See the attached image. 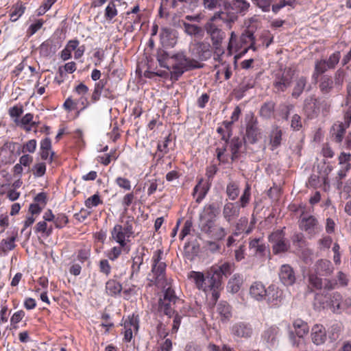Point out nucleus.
Instances as JSON below:
<instances>
[{
    "label": "nucleus",
    "instance_id": "50",
    "mask_svg": "<svg viewBox=\"0 0 351 351\" xmlns=\"http://www.w3.org/2000/svg\"><path fill=\"white\" fill-rule=\"evenodd\" d=\"M312 341L316 345H321L324 343L326 339V330H316L313 332Z\"/></svg>",
    "mask_w": 351,
    "mask_h": 351
},
{
    "label": "nucleus",
    "instance_id": "8",
    "mask_svg": "<svg viewBox=\"0 0 351 351\" xmlns=\"http://www.w3.org/2000/svg\"><path fill=\"white\" fill-rule=\"evenodd\" d=\"M299 226L302 230L306 232L310 238L313 237L322 230L317 219L312 215H302Z\"/></svg>",
    "mask_w": 351,
    "mask_h": 351
},
{
    "label": "nucleus",
    "instance_id": "23",
    "mask_svg": "<svg viewBox=\"0 0 351 351\" xmlns=\"http://www.w3.org/2000/svg\"><path fill=\"white\" fill-rule=\"evenodd\" d=\"M213 20H221L227 27L232 28V24L237 20V15L233 12H217L212 16Z\"/></svg>",
    "mask_w": 351,
    "mask_h": 351
},
{
    "label": "nucleus",
    "instance_id": "33",
    "mask_svg": "<svg viewBox=\"0 0 351 351\" xmlns=\"http://www.w3.org/2000/svg\"><path fill=\"white\" fill-rule=\"evenodd\" d=\"M230 7L236 13L245 15L250 8V3L245 0H232Z\"/></svg>",
    "mask_w": 351,
    "mask_h": 351
},
{
    "label": "nucleus",
    "instance_id": "41",
    "mask_svg": "<svg viewBox=\"0 0 351 351\" xmlns=\"http://www.w3.org/2000/svg\"><path fill=\"white\" fill-rule=\"evenodd\" d=\"M217 312L220 315L222 322L228 319L231 316L230 307L226 302H221L218 304Z\"/></svg>",
    "mask_w": 351,
    "mask_h": 351
},
{
    "label": "nucleus",
    "instance_id": "32",
    "mask_svg": "<svg viewBox=\"0 0 351 351\" xmlns=\"http://www.w3.org/2000/svg\"><path fill=\"white\" fill-rule=\"evenodd\" d=\"M234 269V264L231 263H224L219 266L217 268H214L212 269L213 274L217 277V279H219L221 276H227L230 275Z\"/></svg>",
    "mask_w": 351,
    "mask_h": 351
},
{
    "label": "nucleus",
    "instance_id": "12",
    "mask_svg": "<svg viewBox=\"0 0 351 351\" xmlns=\"http://www.w3.org/2000/svg\"><path fill=\"white\" fill-rule=\"evenodd\" d=\"M261 133L258 128V121L253 116L247 121L245 138L250 143L257 142Z\"/></svg>",
    "mask_w": 351,
    "mask_h": 351
},
{
    "label": "nucleus",
    "instance_id": "52",
    "mask_svg": "<svg viewBox=\"0 0 351 351\" xmlns=\"http://www.w3.org/2000/svg\"><path fill=\"white\" fill-rule=\"evenodd\" d=\"M25 8L21 3H16L10 14V19L16 21L25 12Z\"/></svg>",
    "mask_w": 351,
    "mask_h": 351
},
{
    "label": "nucleus",
    "instance_id": "25",
    "mask_svg": "<svg viewBox=\"0 0 351 351\" xmlns=\"http://www.w3.org/2000/svg\"><path fill=\"white\" fill-rule=\"evenodd\" d=\"M182 305V304H173V302L159 300L158 310L160 312L163 313L166 315L171 317L178 309Z\"/></svg>",
    "mask_w": 351,
    "mask_h": 351
},
{
    "label": "nucleus",
    "instance_id": "58",
    "mask_svg": "<svg viewBox=\"0 0 351 351\" xmlns=\"http://www.w3.org/2000/svg\"><path fill=\"white\" fill-rule=\"evenodd\" d=\"M36 232L45 233L47 236L50 235L52 232V228H47V221L45 220L39 221L35 226Z\"/></svg>",
    "mask_w": 351,
    "mask_h": 351
},
{
    "label": "nucleus",
    "instance_id": "28",
    "mask_svg": "<svg viewBox=\"0 0 351 351\" xmlns=\"http://www.w3.org/2000/svg\"><path fill=\"white\" fill-rule=\"evenodd\" d=\"M33 119V114L27 113L21 119H19L16 124L26 132H30L33 128L37 125V123L34 121Z\"/></svg>",
    "mask_w": 351,
    "mask_h": 351
},
{
    "label": "nucleus",
    "instance_id": "3",
    "mask_svg": "<svg viewBox=\"0 0 351 351\" xmlns=\"http://www.w3.org/2000/svg\"><path fill=\"white\" fill-rule=\"evenodd\" d=\"M322 304L323 308H328L335 313H351V298H343L338 292L332 293L326 300V304L324 302Z\"/></svg>",
    "mask_w": 351,
    "mask_h": 351
},
{
    "label": "nucleus",
    "instance_id": "40",
    "mask_svg": "<svg viewBox=\"0 0 351 351\" xmlns=\"http://www.w3.org/2000/svg\"><path fill=\"white\" fill-rule=\"evenodd\" d=\"M306 77H299L296 82L294 86L293 92H292V96L295 98L299 97L301 94L302 93L306 85Z\"/></svg>",
    "mask_w": 351,
    "mask_h": 351
},
{
    "label": "nucleus",
    "instance_id": "49",
    "mask_svg": "<svg viewBox=\"0 0 351 351\" xmlns=\"http://www.w3.org/2000/svg\"><path fill=\"white\" fill-rule=\"evenodd\" d=\"M226 193L230 199H236L239 194V189L238 185L234 182H230L227 185Z\"/></svg>",
    "mask_w": 351,
    "mask_h": 351
},
{
    "label": "nucleus",
    "instance_id": "19",
    "mask_svg": "<svg viewBox=\"0 0 351 351\" xmlns=\"http://www.w3.org/2000/svg\"><path fill=\"white\" fill-rule=\"evenodd\" d=\"M267 292V298L265 300L271 306H278L282 300V291L275 285H270L268 287Z\"/></svg>",
    "mask_w": 351,
    "mask_h": 351
},
{
    "label": "nucleus",
    "instance_id": "64",
    "mask_svg": "<svg viewBox=\"0 0 351 351\" xmlns=\"http://www.w3.org/2000/svg\"><path fill=\"white\" fill-rule=\"evenodd\" d=\"M319 115L322 114L323 116H326L329 112L330 105L328 102L324 99H319Z\"/></svg>",
    "mask_w": 351,
    "mask_h": 351
},
{
    "label": "nucleus",
    "instance_id": "27",
    "mask_svg": "<svg viewBox=\"0 0 351 351\" xmlns=\"http://www.w3.org/2000/svg\"><path fill=\"white\" fill-rule=\"evenodd\" d=\"M308 330H290L289 338L293 346L299 347L304 344V336Z\"/></svg>",
    "mask_w": 351,
    "mask_h": 351
},
{
    "label": "nucleus",
    "instance_id": "59",
    "mask_svg": "<svg viewBox=\"0 0 351 351\" xmlns=\"http://www.w3.org/2000/svg\"><path fill=\"white\" fill-rule=\"evenodd\" d=\"M117 14V10L114 4V1L110 2L105 10V16L108 20H112Z\"/></svg>",
    "mask_w": 351,
    "mask_h": 351
},
{
    "label": "nucleus",
    "instance_id": "29",
    "mask_svg": "<svg viewBox=\"0 0 351 351\" xmlns=\"http://www.w3.org/2000/svg\"><path fill=\"white\" fill-rule=\"evenodd\" d=\"M58 48L52 40H47L40 45L39 50L42 56L48 57L53 55Z\"/></svg>",
    "mask_w": 351,
    "mask_h": 351
},
{
    "label": "nucleus",
    "instance_id": "4",
    "mask_svg": "<svg viewBox=\"0 0 351 351\" xmlns=\"http://www.w3.org/2000/svg\"><path fill=\"white\" fill-rule=\"evenodd\" d=\"M216 21L213 20L211 17L209 21L205 24V29L208 35L210 36L213 47L215 49V53H217L219 60V56L224 53V51L221 49V45L225 38L226 34L221 28L215 23Z\"/></svg>",
    "mask_w": 351,
    "mask_h": 351
},
{
    "label": "nucleus",
    "instance_id": "36",
    "mask_svg": "<svg viewBox=\"0 0 351 351\" xmlns=\"http://www.w3.org/2000/svg\"><path fill=\"white\" fill-rule=\"evenodd\" d=\"M230 151L232 152V160L238 158V154L240 149L242 147L243 141L239 137H234L230 143Z\"/></svg>",
    "mask_w": 351,
    "mask_h": 351
},
{
    "label": "nucleus",
    "instance_id": "1",
    "mask_svg": "<svg viewBox=\"0 0 351 351\" xmlns=\"http://www.w3.org/2000/svg\"><path fill=\"white\" fill-rule=\"evenodd\" d=\"M158 61L162 67L171 70V77L175 80L186 71L198 68V62L187 58L184 52H178L173 55L165 54L164 58H159Z\"/></svg>",
    "mask_w": 351,
    "mask_h": 351
},
{
    "label": "nucleus",
    "instance_id": "20",
    "mask_svg": "<svg viewBox=\"0 0 351 351\" xmlns=\"http://www.w3.org/2000/svg\"><path fill=\"white\" fill-rule=\"evenodd\" d=\"M240 43L243 47V49L239 53V56L245 54L250 49H252L254 51L256 49L254 47V34L250 31H245L243 32L240 38Z\"/></svg>",
    "mask_w": 351,
    "mask_h": 351
},
{
    "label": "nucleus",
    "instance_id": "15",
    "mask_svg": "<svg viewBox=\"0 0 351 351\" xmlns=\"http://www.w3.org/2000/svg\"><path fill=\"white\" fill-rule=\"evenodd\" d=\"M318 168L320 169L319 175H312L308 180V184L313 187H316L320 182L324 184H328V175L332 170L330 166L326 164L318 166Z\"/></svg>",
    "mask_w": 351,
    "mask_h": 351
},
{
    "label": "nucleus",
    "instance_id": "17",
    "mask_svg": "<svg viewBox=\"0 0 351 351\" xmlns=\"http://www.w3.org/2000/svg\"><path fill=\"white\" fill-rule=\"evenodd\" d=\"M240 213V206L239 202L225 204L223 208V216L224 219L230 223L234 219L237 218Z\"/></svg>",
    "mask_w": 351,
    "mask_h": 351
},
{
    "label": "nucleus",
    "instance_id": "34",
    "mask_svg": "<svg viewBox=\"0 0 351 351\" xmlns=\"http://www.w3.org/2000/svg\"><path fill=\"white\" fill-rule=\"evenodd\" d=\"M159 300H165V302H173V304H183V300L176 295L175 291L170 286L164 289L163 296Z\"/></svg>",
    "mask_w": 351,
    "mask_h": 351
},
{
    "label": "nucleus",
    "instance_id": "47",
    "mask_svg": "<svg viewBox=\"0 0 351 351\" xmlns=\"http://www.w3.org/2000/svg\"><path fill=\"white\" fill-rule=\"evenodd\" d=\"M125 246H114L110 250L105 252L106 256L110 261H114L117 260L121 254L123 249Z\"/></svg>",
    "mask_w": 351,
    "mask_h": 351
},
{
    "label": "nucleus",
    "instance_id": "37",
    "mask_svg": "<svg viewBox=\"0 0 351 351\" xmlns=\"http://www.w3.org/2000/svg\"><path fill=\"white\" fill-rule=\"evenodd\" d=\"M184 32L191 36H202V29L193 24H190L185 21H182Z\"/></svg>",
    "mask_w": 351,
    "mask_h": 351
},
{
    "label": "nucleus",
    "instance_id": "2",
    "mask_svg": "<svg viewBox=\"0 0 351 351\" xmlns=\"http://www.w3.org/2000/svg\"><path fill=\"white\" fill-rule=\"evenodd\" d=\"M188 277L192 280L196 287L203 291L205 293H211L210 303L215 304L219 298V289L221 287L220 279H217L213 271H208L204 274L200 271H191Z\"/></svg>",
    "mask_w": 351,
    "mask_h": 351
},
{
    "label": "nucleus",
    "instance_id": "31",
    "mask_svg": "<svg viewBox=\"0 0 351 351\" xmlns=\"http://www.w3.org/2000/svg\"><path fill=\"white\" fill-rule=\"evenodd\" d=\"M249 247L250 250H252L254 254L258 256L264 255L267 250L265 244L261 239H254L251 240L249 243Z\"/></svg>",
    "mask_w": 351,
    "mask_h": 351
},
{
    "label": "nucleus",
    "instance_id": "13",
    "mask_svg": "<svg viewBox=\"0 0 351 351\" xmlns=\"http://www.w3.org/2000/svg\"><path fill=\"white\" fill-rule=\"evenodd\" d=\"M279 278L285 286L293 285L296 280L293 269L289 265H282L279 271Z\"/></svg>",
    "mask_w": 351,
    "mask_h": 351
},
{
    "label": "nucleus",
    "instance_id": "14",
    "mask_svg": "<svg viewBox=\"0 0 351 351\" xmlns=\"http://www.w3.org/2000/svg\"><path fill=\"white\" fill-rule=\"evenodd\" d=\"M267 289L261 282L256 281L250 285L249 294L253 300L262 302L267 298Z\"/></svg>",
    "mask_w": 351,
    "mask_h": 351
},
{
    "label": "nucleus",
    "instance_id": "42",
    "mask_svg": "<svg viewBox=\"0 0 351 351\" xmlns=\"http://www.w3.org/2000/svg\"><path fill=\"white\" fill-rule=\"evenodd\" d=\"M124 329H138L139 318L138 315L132 314L128 316L124 321Z\"/></svg>",
    "mask_w": 351,
    "mask_h": 351
},
{
    "label": "nucleus",
    "instance_id": "63",
    "mask_svg": "<svg viewBox=\"0 0 351 351\" xmlns=\"http://www.w3.org/2000/svg\"><path fill=\"white\" fill-rule=\"evenodd\" d=\"M253 86L254 82L252 80H249L248 82L243 81L239 85L237 92L240 94L239 97H241L245 91L252 88Z\"/></svg>",
    "mask_w": 351,
    "mask_h": 351
},
{
    "label": "nucleus",
    "instance_id": "11",
    "mask_svg": "<svg viewBox=\"0 0 351 351\" xmlns=\"http://www.w3.org/2000/svg\"><path fill=\"white\" fill-rule=\"evenodd\" d=\"M147 249L144 246L138 247L135 252L133 253L132 256V264L131 265V274L130 278L134 279L136 278L141 269V266L143 263L144 257L145 256V252Z\"/></svg>",
    "mask_w": 351,
    "mask_h": 351
},
{
    "label": "nucleus",
    "instance_id": "51",
    "mask_svg": "<svg viewBox=\"0 0 351 351\" xmlns=\"http://www.w3.org/2000/svg\"><path fill=\"white\" fill-rule=\"evenodd\" d=\"M170 141L169 136H167L164 141L158 143L157 150L159 152V158H162L165 154L169 152L168 145Z\"/></svg>",
    "mask_w": 351,
    "mask_h": 351
},
{
    "label": "nucleus",
    "instance_id": "62",
    "mask_svg": "<svg viewBox=\"0 0 351 351\" xmlns=\"http://www.w3.org/2000/svg\"><path fill=\"white\" fill-rule=\"evenodd\" d=\"M33 174L35 177L40 178L45 175L46 172V165L44 162L36 164L32 168Z\"/></svg>",
    "mask_w": 351,
    "mask_h": 351
},
{
    "label": "nucleus",
    "instance_id": "22",
    "mask_svg": "<svg viewBox=\"0 0 351 351\" xmlns=\"http://www.w3.org/2000/svg\"><path fill=\"white\" fill-rule=\"evenodd\" d=\"M333 271V267L330 261L321 259L315 265V273L319 276H329Z\"/></svg>",
    "mask_w": 351,
    "mask_h": 351
},
{
    "label": "nucleus",
    "instance_id": "9",
    "mask_svg": "<svg viewBox=\"0 0 351 351\" xmlns=\"http://www.w3.org/2000/svg\"><path fill=\"white\" fill-rule=\"evenodd\" d=\"M343 119L344 121L343 122L338 121L334 123L330 130L332 136L334 137L337 143L342 141L346 130L350 125L351 121L350 107H349L345 112Z\"/></svg>",
    "mask_w": 351,
    "mask_h": 351
},
{
    "label": "nucleus",
    "instance_id": "21",
    "mask_svg": "<svg viewBox=\"0 0 351 351\" xmlns=\"http://www.w3.org/2000/svg\"><path fill=\"white\" fill-rule=\"evenodd\" d=\"M166 269L165 263H159V264H152V273L153 277L150 281L157 285H160V282L164 280Z\"/></svg>",
    "mask_w": 351,
    "mask_h": 351
},
{
    "label": "nucleus",
    "instance_id": "56",
    "mask_svg": "<svg viewBox=\"0 0 351 351\" xmlns=\"http://www.w3.org/2000/svg\"><path fill=\"white\" fill-rule=\"evenodd\" d=\"M318 274H311L308 276L309 284L317 289H321L323 287L322 279L317 276Z\"/></svg>",
    "mask_w": 351,
    "mask_h": 351
},
{
    "label": "nucleus",
    "instance_id": "61",
    "mask_svg": "<svg viewBox=\"0 0 351 351\" xmlns=\"http://www.w3.org/2000/svg\"><path fill=\"white\" fill-rule=\"evenodd\" d=\"M291 128L295 131H298L302 128V121L301 117L295 114L291 117Z\"/></svg>",
    "mask_w": 351,
    "mask_h": 351
},
{
    "label": "nucleus",
    "instance_id": "10",
    "mask_svg": "<svg viewBox=\"0 0 351 351\" xmlns=\"http://www.w3.org/2000/svg\"><path fill=\"white\" fill-rule=\"evenodd\" d=\"M269 241L272 243L273 251L275 254L284 252L288 249V243L285 239V234L282 230L272 232L269 237Z\"/></svg>",
    "mask_w": 351,
    "mask_h": 351
},
{
    "label": "nucleus",
    "instance_id": "16",
    "mask_svg": "<svg viewBox=\"0 0 351 351\" xmlns=\"http://www.w3.org/2000/svg\"><path fill=\"white\" fill-rule=\"evenodd\" d=\"M211 182L209 180L204 181L203 178H200L197 184L193 189V195H196V202L200 203L207 195L210 190Z\"/></svg>",
    "mask_w": 351,
    "mask_h": 351
},
{
    "label": "nucleus",
    "instance_id": "57",
    "mask_svg": "<svg viewBox=\"0 0 351 351\" xmlns=\"http://www.w3.org/2000/svg\"><path fill=\"white\" fill-rule=\"evenodd\" d=\"M101 203L102 202L100 199L99 194L96 193L88 197L85 201V206L88 208H92L93 207L97 206L99 204Z\"/></svg>",
    "mask_w": 351,
    "mask_h": 351
},
{
    "label": "nucleus",
    "instance_id": "43",
    "mask_svg": "<svg viewBox=\"0 0 351 351\" xmlns=\"http://www.w3.org/2000/svg\"><path fill=\"white\" fill-rule=\"evenodd\" d=\"M275 104L273 101L265 103L261 108V116L265 119L270 118L274 112Z\"/></svg>",
    "mask_w": 351,
    "mask_h": 351
},
{
    "label": "nucleus",
    "instance_id": "48",
    "mask_svg": "<svg viewBox=\"0 0 351 351\" xmlns=\"http://www.w3.org/2000/svg\"><path fill=\"white\" fill-rule=\"evenodd\" d=\"M23 112V108L21 105H16L11 107L8 110V114L10 117L12 119L13 121L16 123L21 115Z\"/></svg>",
    "mask_w": 351,
    "mask_h": 351
},
{
    "label": "nucleus",
    "instance_id": "26",
    "mask_svg": "<svg viewBox=\"0 0 351 351\" xmlns=\"http://www.w3.org/2000/svg\"><path fill=\"white\" fill-rule=\"evenodd\" d=\"M227 49V54L229 56H231L234 53H238V56H239V53L243 49V47L240 43V40L237 41V36L234 32H232L230 33Z\"/></svg>",
    "mask_w": 351,
    "mask_h": 351
},
{
    "label": "nucleus",
    "instance_id": "24",
    "mask_svg": "<svg viewBox=\"0 0 351 351\" xmlns=\"http://www.w3.org/2000/svg\"><path fill=\"white\" fill-rule=\"evenodd\" d=\"M210 45L203 42H199L194 45L192 53L199 60H204L210 56Z\"/></svg>",
    "mask_w": 351,
    "mask_h": 351
},
{
    "label": "nucleus",
    "instance_id": "30",
    "mask_svg": "<svg viewBox=\"0 0 351 351\" xmlns=\"http://www.w3.org/2000/svg\"><path fill=\"white\" fill-rule=\"evenodd\" d=\"M243 282V278L240 274H234L233 276L229 280L227 289L229 291L232 293H237Z\"/></svg>",
    "mask_w": 351,
    "mask_h": 351
},
{
    "label": "nucleus",
    "instance_id": "53",
    "mask_svg": "<svg viewBox=\"0 0 351 351\" xmlns=\"http://www.w3.org/2000/svg\"><path fill=\"white\" fill-rule=\"evenodd\" d=\"M211 235L216 239L221 240L223 239L227 234L226 230L225 228L221 226H213V229L212 232H206Z\"/></svg>",
    "mask_w": 351,
    "mask_h": 351
},
{
    "label": "nucleus",
    "instance_id": "38",
    "mask_svg": "<svg viewBox=\"0 0 351 351\" xmlns=\"http://www.w3.org/2000/svg\"><path fill=\"white\" fill-rule=\"evenodd\" d=\"M282 131L278 128L272 130L270 134V144L274 150L280 146L282 140Z\"/></svg>",
    "mask_w": 351,
    "mask_h": 351
},
{
    "label": "nucleus",
    "instance_id": "45",
    "mask_svg": "<svg viewBox=\"0 0 351 351\" xmlns=\"http://www.w3.org/2000/svg\"><path fill=\"white\" fill-rule=\"evenodd\" d=\"M334 82L332 80L327 76L324 75L321 78L319 88L322 93H328L333 88Z\"/></svg>",
    "mask_w": 351,
    "mask_h": 351
},
{
    "label": "nucleus",
    "instance_id": "54",
    "mask_svg": "<svg viewBox=\"0 0 351 351\" xmlns=\"http://www.w3.org/2000/svg\"><path fill=\"white\" fill-rule=\"evenodd\" d=\"M15 241H16V237L12 236L8 239H3L1 241V247L3 251H10L13 250L16 245H15Z\"/></svg>",
    "mask_w": 351,
    "mask_h": 351
},
{
    "label": "nucleus",
    "instance_id": "6",
    "mask_svg": "<svg viewBox=\"0 0 351 351\" xmlns=\"http://www.w3.org/2000/svg\"><path fill=\"white\" fill-rule=\"evenodd\" d=\"M219 210L214 204L204 206L199 214V226L204 232H212Z\"/></svg>",
    "mask_w": 351,
    "mask_h": 351
},
{
    "label": "nucleus",
    "instance_id": "55",
    "mask_svg": "<svg viewBox=\"0 0 351 351\" xmlns=\"http://www.w3.org/2000/svg\"><path fill=\"white\" fill-rule=\"evenodd\" d=\"M250 186L247 184L245 189L239 199L240 207L245 208L247 205L250 199Z\"/></svg>",
    "mask_w": 351,
    "mask_h": 351
},
{
    "label": "nucleus",
    "instance_id": "60",
    "mask_svg": "<svg viewBox=\"0 0 351 351\" xmlns=\"http://www.w3.org/2000/svg\"><path fill=\"white\" fill-rule=\"evenodd\" d=\"M54 224L57 228H63L69 222L67 216L64 213H60L55 217Z\"/></svg>",
    "mask_w": 351,
    "mask_h": 351
},
{
    "label": "nucleus",
    "instance_id": "35",
    "mask_svg": "<svg viewBox=\"0 0 351 351\" xmlns=\"http://www.w3.org/2000/svg\"><path fill=\"white\" fill-rule=\"evenodd\" d=\"M107 80H101L95 85L93 92L91 95L90 102L93 104L98 101L101 97L103 90L104 89Z\"/></svg>",
    "mask_w": 351,
    "mask_h": 351
},
{
    "label": "nucleus",
    "instance_id": "18",
    "mask_svg": "<svg viewBox=\"0 0 351 351\" xmlns=\"http://www.w3.org/2000/svg\"><path fill=\"white\" fill-rule=\"evenodd\" d=\"M319 99L313 97L306 99L304 101V111L307 117L313 119L319 116Z\"/></svg>",
    "mask_w": 351,
    "mask_h": 351
},
{
    "label": "nucleus",
    "instance_id": "7",
    "mask_svg": "<svg viewBox=\"0 0 351 351\" xmlns=\"http://www.w3.org/2000/svg\"><path fill=\"white\" fill-rule=\"evenodd\" d=\"M294 77V71L291 69H285L284 71L276 74L274 86L276 92L285 91L291 84Z\"/></svg>",
    "mask_w": 351,
    "mask_h": 351
},
{
    "label": "nucleus",
    "instance_id": "5",
    "mask_svg": "<svg viewBox=\"0 0 351 351\" xmlns=\"http://www.w3.org/2000/svg\"><path fill=\"white\" fill-rule=\"evenodd\" d=\"M132 220H128L123 225L116 224L110 232L111 239L121 246H126L132 236Z\"/></svg>",
    "mask_w": 351,
    "mask_h": 351
},
{
    "label": "nucleus",
    "instance_id": "39",
    "mask_svg": "<svg viewBox=\"0 0 351 351\" xmlns=\"http://www.w3.org/2000/svg\"><path fill=\"white\" fill-rule=\"evenodd\" d=\"M106 290L108 295H115L121 293L122 286L119 282L114 280H110L106 284Z\"/></svg>",
    "mask_w": 351,
    "mask_h": 351
},
{
    "label": "nucleus",
    "instance_id": "44",
    "mask_svg": "<svg viewBox=\"0 0 351 351\" xmlns=\"http://www.w3.org/2000/svg\"><path fill=\"white\" fill-rule=\"evenodd\" d=\"M329 69V66L326 62V60H321L316 62L315 65V71L313 74V77L317 80L318 76L324 72H326Z\"/></svg>",
    "mask_w": 351,
    "mask_h": 351
},
{
    "label": "nucleus",
    "instance_id": "46",
    "mask_svg": "<svg viewBox=\"0 0 351 351\" xmlns=\"http://www.w3.org/2000/svg\"><path fill=\"white\" fill-rule=\"evenodd\" d=\"M227 0H203L204 7L209 10H213L226 6Z\"/></svg>",
    "mask_w": 351,
    "mask_h": 351
}]
</instances>
